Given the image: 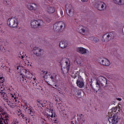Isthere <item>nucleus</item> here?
Here are the masks:
<instances>
[{
    "instance_id": "obj_16",
    "label": "nucleus",
    "mask_w": 124,
    "mask_h": 124,
    "mask_svg": "<svg viewBox=\"0 0 124 124\" xmlns=\"http://www.w3.org/2000/svg\"><path fill=\"white\" fill-rule=\"evenodd\" d=\"M98 80L103 86H105V87L107 85V79L104 77H99L98 78Z\"/></svg>"
},
{
    "instance_id": "obj_5",
    "label": "nucleus",
    "mask_w": 124,
    "mask_h": 124,
    "mask_svg": "<svg viewBox=\"0 0 124 124\" xmlns=\"http://www.w3.org/2000/svg\"><path fill=\"white\" fill-rule=\"evenodd\" d=\"M65 28V23L61 21L56 22L53 25V30L55 31H61Z\"/></svg>"
},
{
    "instance_id": "obj_10",
    "label": "nucleus",
    "mask_w": 124,
    "mask_h": 124,
    "mask_svg": "<svg viewBox=\"0 0 124 124\" xmlns=\"http://www.w3.org/2000/svg\"><path fill=\"white\" fill-rule=\"evenodd\" d=\"M47 117L49 118H54L53 121L54 122L55 124H59V120L57 118V115L56 113L53 112V110H50L49 112V113H47Z\"/></svg>"
},
{
    "instance_id": "obj_41",
    "label": "nucleus",
    "mask_w": 124,
    "mask_h": 124,
    "mask_svg": "<svg viewBox=\"0 0 124 124\" xmlns=\"http://www.w3.org/2000/svg\"><path fill=\"white\" fill-rule=\"evenodd\" d=\"M47 0H43V2H44V3H47Z\"/></svg>"
},
{
    "instance_id": "obj_7",
    "label": "nucleus",
    "mask_w": 124,
    "mask_h": 124,
    "mask_svg": "<svg viewBox=\"0 0 124 124\" xmlns=\"http://www.w3.org/2000/svg\"><path fill=\"white\" fill-rule=\"evenodd\" d=\"M31 27L34 29H36V28H39L40 26L43 24V21L41 20H33L31 21Z\"/></svg>"
},
{
    "instance_id": "obj_25",
    "label": "nucleus",
    "mask_w": 124,
    "mask_h": 124,
    "mask_svg": "<svg viewBox=\"0 0 124 124\" xmlns=\"http://www.w3.org/2000/svg\"><path fill=\"white\" fill-rule=\"evenodd\" d=\"M37 105L42 108V107H45L46 106V103L45 102H43L42 101H38Z\"/></svg>"
},
{
    "instance_id": "obj_4",
    "label": "nucleus",
    "mask_w": 124,
    "mask_h": 124,
    "mask_svg": "<svg viewBox=\"0 0 124 124\" xmlns=\"http://www.w3.org/2000/svg\"><path fill=\"white\" fill-rule=\"evenodd\" d=\"M7 24L11 28H17L19 25V20L15 17L9 18L7 21Z\"/></svg>"
},
{
    "instance_id": "obj_53",
    "label": "nucleus",
    "mask_w": 124,
    "mask_h": 124,
    "mask_svg": "<svg viewBox=\"0 0 124 124\" xmlns=\"http://www.w3.org/2000/svg\"><path fill=\"white\" fill-rule=\"evenodd\" d=\"M53 89H55V87H53Z\"/></svg>"
},
{
    "instance_id": "obj_52",
    "label": "nucleus",
    "mask_w": 124,
    "mask_h": 124,
    "mask_svg": "<svg viewBox=\"0 0 124 124\" xmlns=\"http://www.w3.org/2000/svg\"><path fill=\"white\" fill-rule=\"evenodd\" d=\"M72 123H73V122H71V124H72Z\"/></svg>"
},
{
    "instance_id": "obj_27",
    "label": "nucleus",
    "mask_w": 124,
    "mask_h": 124,
    "mask_svg": "<svg viewBox=\"0 0 124 124\" xmlns=\"http://www.w3.org/2000/svg\"><path fill=\"white\" fill-rule=\"evenodd\" d=\"M20 80L21 82H22V83H27L28 81V80H27V78L23 76L20 77Z\"/></svg>"
},
{
    "instance_id": "obj_43",
    "label": "nucleus",
    "mask_w": 124,
    "mask_h": 124,
    "mask_svg": "<svg viewBox=\"0 0 124 124\" xmlns=\"http://www.w3.org/2000/svg\"><path fill=\"white\" fill-rule=\"evenodd\" d=\"M44 43H45V44H46V43H48V42L47 41H44Z\"/></svg>"
},
{
    "instance_id": "obj_42",
    "label": "nucleus",
    "mask_w": 124,
    "mask_h": 124,
    "mask_svg": "<svg viewBox=\"0 0 124 124\" xmlns=\"http://www.w3.org/2000/svg\"><path fill=\"white\" fill-rule=\"evenodd\" d=\"M117 99L119 101H122V98H118Z\"/></svg>"
},
{
    "instance_id": "obj_31",
    "label": "nucleus",
    "mask_w": 124,
    "mask_h": 124,
    "mask_svg": "<svg viewBox=\"0 0 124 124\" xmlns=\"http://www.w3.org/2000/svg\"><path fill=\"white\" fill-rule=\"evenodd\" d=\"M29 75L30 76H27L29 79H33L34 81H36V78L35 77L32 78V74H30Z\"/></svg>"
},
{
    "instance_id": "obj_50",
    "label": "nucleus",
    "mask_w": 124,
    "mask_h": 124,
    "mask_svg": "<svg viewBox=\"0 0 124 124\" xmlns=\"http://www.w3.org/2000/svg\"><path fill=\"white\" fill-rule=\"evenodd\" d=\"M1 25H2V22L0 21V26H1Z\"/></svg>"
},
{
    "instance_id": "obj_20",
    "label": "nucleus",
    "mask_w": 124,
    "mask_h": 124,
    "mask_svg": "<svg viewBox=\"0 0 124 124\" xmlns=\"http://www.w3.org/2000/svg\"><path fill=\"white\" fill-rule=\"evenodd\" d=\"M97 8L98 10L101 11L106 9V4L103 2H100L98 4Z\"/></svg>"
},
{
    "instance_id": "obj_13",
    "label": "nucleus",
    "mask_w": 124,
    "mask_h": 124,
    "mask_svg": "<svg viewBox=\"0 0 124 124\" xmlns=\"http://www.w3.org/2000/svg\"><path fill=\"white\" fill-rule=\"evenodd\" d=\"M113 37H114V36H112L111 33H107L103 35L102 40L104 42H105V41H109V40H110Z\"/></svg>"
},
{
    "instance_id": "obj_22",
    "label": "nucleus",
    "mask_w": 124,
    "mask_h": 124,
    "mask_svg": "<svg viewBox=\"0 0 124 124\" xmlns=\"http://www.w3.org/2000/svg\"><path fill=\"white\" fill-rule=\"evenodd\" d=\"M0 50L2 52V53H5L6 54L7 53L8 54L9 53V50H5V48H4V46H2V41L1 39H0Z\"/></svg>"
},
{
    "instance_id": "obj_2",
    "label": "nucleus",
    "mask_w": 124,
    "mask_h": 124,
    "mask_svg": "<svg viewBox=\"0 0 124 124\" xmlns=\"http://www.w3.org/2000/svg\"><path fill=\"white\" fill-rule=\"evenodd\" d=\"M117 112V108H112L108 112V121L109 124H117L119 122L117 115L114 114V113Z\"/></svg>"
},
{
    "instance_id": "obj_14",
    "label": "nucleus",
    "mask_w": 124,
    "mask_h": 124,
    "mask_svg": "<svg viewBox=\"0 0 124 124\" xmlns=\"http://www.w3.org/2000/svg\"><path fill=\"white\" fill-rule=\"evenodd\" d=\"M99 62H100V63L104 65V66H109L110 64L109 60L106 58L100 59Z\"/></svg>"
},
{
    "instance_id": "obj_33",
    "label": "nucleus",
    "mask_w": 124,
    "mask_h": 124,
    "mask_svg": "<svg viewBox=\"0 0 124 124\" xmlns=\"http://www.w3.org/2000/svg\"><path fill=\"white\" fill-rule=\"evenodd\" d=\"M32 84L34 87H37V85H38V81H37V80H35L32 82Z\"/></svg>"
},
{
    "instance_id": "obj_17",
    "label": "nucleus",
    "mask_w": 124,
    "mask_h": 124,
    "mask_svg": "<svg viewBox=\"0 0 124 124\" xmlns=\"http://www.w3.org/2000/svg\"><path fill=\"white\" fill-rule=\"evenodd\" d=\"M33 53L37 56L38 57H41L42 54L41 53L42 52V49L35 46L33 49Z\"/></svg>"
},
{
    "instance_id": "obj_8",
    "label": "nucleus",
    "mask_w": 124,
    "mask_h": 124,
    "mask_svg": "<svg viewBox=\"0 0 124 124\" xmlns=\"http://www.w3.org/2000/svg\"><path fill=\"white\" fill-rule=\"evenodd\" d=\"M65 9L66 12L68 16H73V15H74V8L71 4H66Z\"/></svg>"
},
{
    "instance_id": "obj_46",
    "label": "nucleus",
    "mask_w": 124,
    "mask_h": 124,
    "mask_svg": "<svg viewBox=\"0 0 124 124\" xmlns=\"http://www.w3.org/2000/svg\"><path fill=\"white\" fill-rule=\"evenodd\" d=\"M1 62H2V59L0 58V63Z\"/></svg>"
},
{
    "instance_id": "obj_34",
    "label": "nucleus",
    "mask_w": 124,
    "mask_h": 124,
    "mask_svg": "<svg viewBox=\"0 0 124 124\" xmlns=\"http://www.w3.org/2000/svg\"><path fill=\"white\" fill-rule=\"evenodd\" d=\"M78 74L77 73H75V74H73L71 75V77L72 78H73V79H76V78H77V76H78Z\"/></svg>"
},
{
    "instance_id": "obj_51",
    "label": "nucleus",
    "mask_w": 124,
    "mask_h": 124,
    "mask_svg": "<svg viewBox=\"0 0 124 124\" xmlns=\"http://www.w3.org/2000/svg\"><path fill=\"white\" fill-rule=\"evenodd\" d=\"M16 69H17V70H18V69H19V67H17Z\"/></svg>"
},
{
    "instance_id": "obj_21",
    "label": "nucleus",
    "mask_w": 124,
    "mask_h": 124,
    "mask_svg": "<svg viewBox=\"0 0 124 124\" xmlns=\"http://www.w3.org/2000/svg\"><path fill=\"white\" fill-rule=\"evenodd\" d=\"M77 52L79 53V54H82L84 55L85 54H87V49L83 47H79L77 48Z\"/></svg>"
},
{
    "instance_id": "obj_29",
    "label": "nucleus",
    "mask_w": 124,
    "mask_h": 124,
    "mask_svg": "<svg viewBox=\"0 0 124 124\" xmlns=\"http://www.w3.org/2000/svg\"><path fill=\"white\" fill-rule=\"evenodd\" d=\"M75 91L76 92L77 94H78V95H80V94H81V92H82V90H79L77 88H75Z\"/></svg>"
},
{
    "instance_id": "obj_38",
    "label": "nucleus",
    "mask_w": 124,
    "mask_h": 124,
    "mask_svg": "<svg viewBox=\"0 0 124 124\" xmlns=\"http://www.w3.org/2000/svg\"><path fill=\"white\" fill-rule=\"evenodd\" d=\"M60 12L61 16L62 17L63 16V11H62V9H60Z\"/></svg>"
},
{
    "instance_id": "obj_15",
    "label": "nucleus",
    "mask_w": 124,
    "mask_h": 124,
    "mask_svg": "<svg viewBox=\"0 0 124 124\" xmlns=\"http://www.w3.org/2000/svg\"><path fill=\"white\" fill-rule=\"evenodd\" d=\"M78 31L79 33L83 34V35H87L88 33V31L86 30V27L82 26H78Z\"/></svg>"
},
{
    "instance_id": "obj_32",
    "label": "nucleus",
    "mask_w": 124,
    "mask_h": 124,
    "mask_svg": "<svg viewBox=\"0 0 124 124\" xmlns=\"http://www.w3.org/2000/svg\"><path fill=\"white\" fill-rule=\"evenodd\" d=\"M91 40H92V41H94V42H97V41H98L99 40H98V38H95V37H92L91 38Z\"/></svg>"
},
{
    "instance_id": "obj_54",
    "label": "nucleus",
    "mask_w": 124,
    "mask_h": 124,
    "mask_svg": "<svg viewBox=\"0 0 124 124\" xmlns=\"http://www.w3.org/2000/svg\"><path fill=\"white\" fill-rule=\"evenodd\" d=\"M18 1H19V0H17Z\"/></svg>"
},
{
    "instance_id": "obj_3",
    "label": "nucleus",
    "mask_w": 124,
    "mask_h": 124,
    "mask_svg": "<svg viewBox=\"0 0 124 124\" xmlns=\"http://www.w3.org/2000/svg\"><path fill=\"white\" fill-rule=\"evenodd\" d=\"M9 118L7 113L0 107V124H8Z\"/></svg>"
},
{
    "instance_id": "obj_48",
    "label": "nucleus",
    "mask_w": 124,
    "mask_h": 124,
    "mask_svg": "<svg viewBox=\"0 0 124 124\" xmlns=\"http://www.w3.org/2000/svg\"><path fill=\"white\" fill-rule=\"evenodd\" d=\"M47 84H48L49 86H51V84H50L49 83V81H47Z\"/></svg>"
},
{
    "instance_id": "obj_37",
    "label": "nucleus",
    "mask_w": 124,
    "mask_h": 124,
    "mask_svg": "<svg viewBox=\"0 0 124 124\" xmlns=\"http://www.w3.org/2000/svg\"><path fill=\"white\" fill-rule=\"evenodd\" d=\"M13 124H19V122L18 121H17V119H15L13 121Z\"/></svg>"
},
{
    "instance_id": "obj_23",
    "label": "nucleus",
    "mask_w": 124,
    "mask_h": 124,
    "mask_svg": "<svg viewBox=\"0 0 124 124\" xmlns=\"http://www.w3.org/2000/svg\"><path fill=\"white\" fill-rule=\"evenodd\" d=\"M67 45H68V44H67V42L66 41H62L59 44L60 47H61L62 49L66 48V47H67Z\"/></svg>"
},
{
    "instance_id": "obj_45",
    "label": "nucleus",
    "mask_w": 124,
    "mask_h": 124,
    "mask_svg": "<svg viewBox=\"0 0 124 124\" xmlns=\"http://www.w3.org/2000/svg\"><path fill=\"white\" fill-rule=\"evenodd\" d=\"M81 1H82L83 2H85V1H88V0H81Z\"/></svg>"
},
{
    "instance_id": "obj_40",
    "label": "nucleus",
    "mask_w": 124,
    "mask_h": 124,
    "mask_svg": "<svg viewBox=\"0 0 124 124\" xmlns=\"http://www.w3.org/2000/svg\"><path fill=\"white\" fill-rule=\"evenodd\" d=\"M53 86H54V87L58 88L57 90H59V85L55 84V85H53Z\"/></svg>"
},
{
    "instance_id": "obj_19",
    "label": "nucleus",
    "mask_w": 124,
    "mask_h": 124,
    "mask_svg": "<svg viewBox=\"0 0 124 124\" xmlns=\"http://www.w3.org/2000/svg\"><path fill=\"white\" fill-rule=\"evenodd\" d=\"M21 119H23L24 121H26L27 124H32L31 123V120L29 118V117L27 116V115H24V114H21Z\"/></svg>"
},
{
    "instance_id": "obj_11",
    "label": "nucleus",
    "mask_w": 124,
    "mask_h": 124,
    "mask_svg": "<svg viewBox=\"0 0 124 124\" xmlns=\"http://www.w3.org/2000/svg\"><path fill=\"white\" fill-rule=\"evenodd\" d=\"M25 107L27 106L25 108V111L27 112L30 116L33 117V116H34V110L31 106H28L27 102H25Z\"/></svg>"
},
{
    "instance_id": "obj_12",
    "label": "nucleus",
    "mask_w": 124,
    "mask_h": 124,
    "mask_svg": "<svg viewBox=\"0 0 124 124\" xmlns=\"http://www.w3.org/2000/svg\"><path fill=\"white\" fill-rule=\"evenodd\" d=\"M76 84L77 87L82 89V88L85 86V82L84 79L82 78V77H79L78 78L77 80Z\"/></svg>"
},
{
    "instance_id": "obj_18",
    "label": "nucleus",
    "mask_w": 124,
    "mask_h": 124,
    "mask_svg": "<svg viewBox=\"0 0 124 124\" xmlns=\"http://www.w3.org/2000/svg\"><path fill=\"white\" fill-rule=\"evenodd\" d=\"M46 11L49 14H53V13H55V11H56V8L53 6H47Z\"/></svg>"
},
{
    "instance_id": "obj_47",
    "label": "nucleus",
    "mask_w": 124,
    "mask_h": 124,
    "mask_svg": "<svg viewBox=\"0 0 124 124\" xmlns=\"http://www.w3.org/2000/svg\"><path fill=\"white\" fill-rule=\"evenodd\" d=\"M55 101H56V102H59V100H58V99H56Z\"/></svg>"
},
{
    "instance_id": "obj_9",
    "label": "nucleus",
    "mask_w": 124,
    "mask_h": 124,
    "mask_svg": "<svg viewBox=\"0 0 124 124\" xmlns=\"http://www.w3.org/2000/svg\"><path fill=\"white\" fill-rule=\"evenodd\" d=\"M61 67L63 74H66V73H68L70 67V61H66L65 62V66L62 65Z\"/></svg>"
},
{
    "instance_id": "obj_36",
    "label": "nucleus",
    "mask_w": 124,
    "mask_h": 124,
    "mask_svg": "<svg viewBox=\"0 0 124 124\" xmlns=\"http://www.w3.org/2000/svg\"><path fill=\"white\" fill-rule=\"evenodd\" d=\"M90 83H91V87L92 88V89L94 91H95V89H94V88H93V79H91V81H90Z\"/></svg>"
},
{
    "instance_id": "obj_6",
    "label": "nucleus",
    "mask_w": 124,
    "mask_h": 124,
    "mask_svg": "<svg viewBox=\"0 0 124 124\" xmlns=\"http://www.w3.org/2000/svg\"><path fill=\"white\" fill-rule=\"evenodd\" d=\"M28 10H33L35 14H39V11L37 9V5L34 3H29L27 5Z\"/></svg>"
},
{
    "instance_id": "obj_26",
    "label": "nucleus",
    "mask_w": 124,
    "mask_h": 124,
    "mask_svg": "<svg viewBox=\"0 0 124 124\" xmlns=\"http://www.w3.org/2000/svg\"><path fill=\"white\" fill-rule=\"evenodd\" d=\"M115 3L119 4V5H123L124 4V0H115Z\"/></svg>"
},
{
    "instance_id": "obj_1",
    "label": "nucleus",
    "mask_w": 124,
    "mask_h": 124,
    "mask_svg": "<svg viewBox=\"0 0 124 124\" xmlns=\"http://www.w3.org/2000/svg\"><path fill=\"white\" fill-rule=\"evenodd\" d=\"M3 78L0 77V94L4 101L8 104L10 108H15L19 103L18 95L14 92V89L12 86L7 90L8 95L4 88H3Z\"/></svg>"
},
{
    "instance_id": "obj_28",
    "label": "nucleus",
    "mask_w": 124,
    "mask_h": 124,
    "mask_svg": "<svg viewBox=\"0 0 124 124\" xmlns=\"http://www.w3.org/2000/svg\"><path fill=\"white\" fill-rule=\"evenodd\" d=\"M78 119L82 121L83 123H85V121H86L85 118H84V115H83V114H80L79 116H78Z\"/></svg>"
},
{
    "instance_id": "obj_49",
    "label": "nucleus",
    "mask_w": 124,
    "mask_h": 124,
    "mask_svg": "<svg viewBox=\"0 0 124 124\" xmlns=\"http://www.w3.org/2000/svg\"><path fill=\"white\" fill-rule=\"evenodd\" d=\"M5 1L6 2V3H7L8 4H9V3H8L7 2V0H5Z\"/></svg>"
},
{
    "instance_id": "obj_35",
    "label": "nucleus",
    "mask_w": 124,
    "mask_h": 124,
    "mask_svg": "<svg viewBox=\"0 0 124 124\" xmlns=\"http://www.w3.org/2000/svg\"><path fill=\"white\" fill-rule=\"evenodd\" d=\"M96 88H97V90H98V91H99V90H100V85H99V83H98L97 81L96 82Z\"/></svg>"
},
{
    "instance_id": "obj_30",
    "label": "nucleus",
    "mask_w": 124,
    "mask_h": 124,
    "mask_svg": "<svg viewBox=\"0 0 124 124\" xmlns=\"http://www.w3.org/2000/svg\"><path fill=\"white\" fill-rule=\"evenodd\" d=\"M42 72L43 74V76H42V78H44V79H46L47 78L46 74H47L48 73L45 71H43Z\"/></svg>"
},
{
    "instance_id": "obj_39",
    "label": "nucleus",
    "mask_w": 124,
    "mask_h": 124,
    "mask_svg": "<svg viewBox=\"0 0 124 124\" xmlns=\"http://www.w3.org/2000/svg\"><path fill=\"white\" fill-rule=\"evenodd\" d=\"M45 20L47 22V23H50V22H51V20L48 17H46Z\"/></svg>"
},
{
    "instance_id": "obj_24",
    "label": "nucleus",
    "mask_w": 124,
    "mask_h": 124,
    "mask_svg": "<svg viewBox=\"0 0 124 124\" xmlns=\"http://www.w3.org/2000/svg\"><path fill=\"white\" fill-rule=\"evenodd\" d=\"M49 78L53 84H56V81H57V74H54L50 75Z\"/></svg>"
},
{
    "instance_id": "obj_44",
    "label": "nucleus",
    "mask_w": 124,
    "mask_h": 124,
    "mask_svg": "<svg viewBox=\"0 0 124 124\" xmlns=\"http://www.w3.org/2000/svg\"><path fill=\"white\" fill-rule=\"evenodd\" d=\"M20 56L21 57V59H24V55H22V54L20 53Z\"/></svg>"
}]
</instances>
